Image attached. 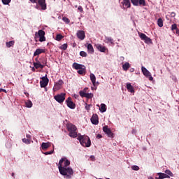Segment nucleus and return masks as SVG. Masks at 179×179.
<instances>
[{
  "label": "nucleus",
  "mask_w": 179,
  "mask_h": 179,
  "mask_svg": "<svg viewBox=\"0 0 179 179\" xmlns=\"http://www.w3.org/2000/svg\"><path fill=\"white\" fill-rule=\"evenodd\" d=\"M64 85V81L62 80H59L57 83H55V87L60 88V87Z\"/></svg>",
  "instance_id": "c756f323"
},
{
  "label": "nucleus",
  "mask_w": 179,
  "mask_h": 179,
  "mask_svg": "<svg viewBox=\"0 0 179 179\" xmlns=\"http://www.w3.org/2000/svg\"><path fill=\"white\" fill-rule=\"evenodd\" d=\"M122 4L125 6L126 8H131V3L129 0H123Z\"/></svg>",
  "instance_id": "6ab92c4d"
},
{
  "label": "nucleus",
  "mask_w": 179,
  "mask_h": 179,
  "mask_svg": "<svg viewBox=\"0 0 179 179\" xmlns=\"http://www.w3.org/2000/svg\"><path fill=\"white\" fill-rule=\"evenodd\" d=\"M80 56L86 57H87V53H86L85 51H81V52H80Z\"/></svg>",
  "instance_id": "72a5a7b5"
},
{
  "label": "nucleus",
  "mask_w": 179,
  "mask_h": 179,
  "mask_svg": "<svg viewBox=\"0 0 179 179\" xmlns=\"http://www.w3.org/2000/svg\"><path fill=\"white\" fill-rule=\"evenodd\" d=\"M157 25L159 26V27L162 28L164 26V22L162 18H159L157 20Z\"/></svg>",
  "instance_id": "cd10ccee"
},
{
  "label": "nucleus",
  "mask_w": 179,
  "mask_h": 179,
  "mask_svg": "<svg viewBox=\"0 0 179 179\" xmlns=\"http://www.w3.org/2000/svg\"><path fill=\"white\" fill-rule=\"evenodd\" d=\"M91 106H92V104L85 103V110H90V108H91Z\"/></svg>",
  "instance_id": "ea45409f"
},
{
  "label": "nucleus",
  "mask_w": 179,
  "mask_h": 179,
  "mask_svg": "<svg viewBox=\"0 0 179 179\" xmlns=\"http://www.w3.org/2000/svg\"><path fill=\"white\" fill-rule=\"evenodd\" d=\"M86 94H87L86 92H83V91H81V92H79V94H80V96L81 97H85V98Z\"/></svg>",
  "instance_id": "37998d69"
},
{
  "label": "nucleus",
  "mask_w": 179,
  "mask_h": 179,
  "mask_svg": "<svg viewBox=\"0 0 179 179\" xmlns=\"http://www.w3.org/2000/svg\"><path fill=\"white\" fill-rule=\"evenodd\" d=\"M94 96L92 93H86L85 97L86 99H92Z\"/></svg>",
  "instance_id": "473e14b6"
},
{
  "label": "nucleus",
  "mask_w": 179,
  "mask_h": 179,
  "mask_svg": "<svg viewBox=\"0 0 179 179\" xmlns=\"http://www.w3.org/2000/svg\"><path fill=\"white\" fill-rule=\"evenodd\" d=\"M26 106L27 108H31L32 107V102L31 101L26 102Z\"/></svg>",
  "instance_id": "f704fd0d"
},
{
  "label": "nucleus",
  "mask_w": 179,
  "mask_h": 179,
  "mask_svg": "<svg viewBox=\"0 0 179 179\" xmlns=\"http://www.w3.org/2000/svg\"><path fill=\"white\" fill-rule=\"evenodd\" d=\"M41 81H40L41 87H46L49 83V79L47 77V75L41 78Z\"/></svg>",
  "instance_id": "f8f14e48"
},
{
  "label": "nucleus",
  "mask_w": 179,
  "mask_h": 179,
  "mask_svg": "<svg viewBox=\"0 0 179 179\" xmlns=\"http://www.w3.org/2000/svg\"><path fill=\"white\" fill-rule=\"evenodd\" d=\"M90 80L92 83V85H94V86L95 87L96 86V76L94 73H91L90 76Z\"/></svg>",
  "instance_id": "4be33fe9"
},
{
  "label": "nucleus",
  "mask_w": 179,
  "mask_h": 179,
  "mask_svg": "<svg viewBox=\"0 0 179 179\" xmlns=\"http://www.w3.org/2000/svg\"><path fill=\"white\" fill-rule=\"evenodd\" d=\"M77 140L85 148H90L92 145L91 139L89 136L78 135Z\"/></svg>",
  "instance_id": "f03ea898"
},
{
  "label": "nucleus",
  "mask_w": 179,
  "mask_h": 179,
  "mask_svg": "<svg viewBox=\"0 0 179 179\" xmlns=\"http://www.w3.org/2000/svg\"><path fill=\"white\" fill-rule=\"evenodd\" d=\"M76 35L79 40L83 41L85 38V33L83 30H78Z\"/></svg>",
  "instance_id": "ddd939ff"
},
{
  "label": "nucleus",
  "mask_w": 179,
  "mask_h": 179,
  "mask_svg": "<svg viewBox=\"0 0 179 179\" xmlns=\"http://www.w3.org/2000/svg\"><path fill=\"white\" fill-rule=\"evenodd\" d=\"M90 159L92 162H94L95 161V157L94 155L90 156Z\"/></svg>",
  "instance_id": "de8ad7c7"
},
{
  "label": "nucleus",
  "mask_w": 179,
  "mask_h": 179,
  "mask_svg": "<svg viewBox=\"0 0 179 179\" xmlns=\"http://www.w3.org/2000/svg\"><path fill=\"white\" fill-rule=\"evenodd\" d=\"M78 10H79L80 12L83 13V8L82 7V6H79L78 7Z\"/></svg>",
  "instance_id": "49530a36"
},
{
  "label": "nucleus",
  "mask_w": 179,
  "mask_h": 179,
  "mask_svg": "<svg viewBox=\"0 0 179 179\" xmlns=\"http://www.w3.org/2000/svg\"><path fill=\"white\" fill-rule=\"evenodd\" d=\"M107 179H109V178H107Z\"/></svg>",
  "instance_id": "052dcab7"
},
{
  "label": "nucleus",
  "mask_w": 179,
  "mask_h": 179,
  "mask_svg": "<svg viewBox=\"0 0 179 179\" xmlns=\"http://www.w3.org/2000/svg\"><path fill=\"white\" fill-rule=\"evenodd\" d=\"M11 0H2L3 5H8L10 3Z\"/></svg>",
  "instance_id": "4c0bfd02"
},
{
  "label": "nucleus",
  "mask_w": 179,
  "mask_h": 179,
  "mask_svg": "<svg viewBox=\"0 0 179 179\" xmlns=\"http://www.w3.org/2000/svg\"><path fill=\"white\" fill-rule=\"evenodd\" d=\"M85 66L83 64H80L78 63H73V68L76 70H80L82 69Z\"/></svg>",
  "instance_id": "aec40b11"
},
{
  "label": "nucleus",
  "mask_w": 179,
  "mask_h": 179,
  "mask_svg": "<svg viewBox=\"0 0 179 179\" xmlns=\"http://www.w3.org/2000/svg\"><path fill=\"white\" fill-rule=\"evenodd\" d=\"M103 131L105 132L109 138H114V134L108 126L103 127Z\"/></svg>",
  "instance_id": "9b49d317"
},
{
  "label": "nucleus",
  "mask_w": 179,
  "mask_h": 179,
  "mask_svg": "<svg viewBox=\"0 0 179 179\" xmlns=\"http://www.w3.org/2000/svg\"><path fill=\"white\" fill-rule=\"evenodd\" d=\"M176 15V13H174V12H172V13H171V17H175Z\"/></svg>",
  "instance_id": "09e8293b"
},
{
  "label": "nucleus",
  "mask_w": 179,
  "mask_h": 179,
  "mask_svg": "<svg viewBox=\"0 0 179 179\" xmlns=\"http://www.w3.org/2000/svg\"><path fill=\"white\" fill-rule=\"evenodd\" d=\"M27 138H31V135L27 134Z\"/></svg>",
  "instance_id": "603ef678"
},
{
  "label": "nucleus",
  "mask_w": 179,
  "mask_h": 179,
  "mask_svg": "<svg viewBox=\"0 0 179 179\" xmlns=\"http://www.w3.org/2000/svg\"><path fill=\"white\" fill-rule=\"evenodd\" d=\"M14 43H15L14 41H10L6 42V45L8 48H10L14 45Z\"/></svg>",
  "instance_id": "c85d7f7f"
},
{
  "label": "nucleus",
  "mask_w": 179,
  "mask_h": 179,
  "mask_svg": "<svg viewBox=\"0 0 179 179\" xmlns=\"http://www.w3.org/2000/svg\"><path fill=\"white\" fill-rule=\"evenodd\" d=\"M106 41H108L109 43H113V38H111V37H108V38H106Z\"/></svg>",
  "instance_id": "a18cd8bd"
},
{
  "label": "nucleus",
  "mask_w": 179,
  "mask_h": 179,
  "mask_svg": "<svg viewBox=\"0 0 179 179\" xmlns=\"http://www.w3.org/2000/svg\"><path fill=\"white\" fill-rule=\"evenodd\" d=\"M50 146V143H43L41 144L42 150H47Z\"/></svg>",
  "instance_id": "393cba45"
},
{
  "label": "nucleus",
  "mask_w": 179,
  "mask_h": 179,
  "mask_svg": "<svg viewBox=\"0 0 179 179\" xmlns=\"http://www.w3.org/2000/svg\"><path fill=\"white\" fill-rule=\"evenodd\" d=\"M96 48L101 52L106 53V51L108 52V48H106L105 46H103L101 44L96 45Z\"/></svg>",
  "instance_id": "4468645a"
},
{
  "label": "nucleus",
  "mask_w": 179,
  "mask_h": 179,
  "mask_svg": "<svg viewBox=\"0 0 179 179\" xmlns=\"http://www.w3.org/2000/svg\"><path fill=\"white\" fill-rule=\"evenodd\" d=\"M68 48V45L66 43H64L62 45V49L63 50H66V49Z\"/></svg>",
  "instance_id": "79ce46f5"
},
{
  "label": "nucleus",
  "mask_w": 179,
  "mask_h": 179,
  "mask_svg": "<svg viewBox=\"0 0 179 179\" xmlns=\"http://www.w3.org/2000/svg\"><path fill=\"white\" fill-rule=\"evenodd\" d=\"M66 106L69 108L74 110L76 108V104L71 101V97H68L66 100Z\"/></svg>",
  "instance_id": "6e6552de"
},
{
  "label": "nucleus",
  "mask_w": 179,
  "mask_h": 179,
  "mask_svg": "<svg viewBox=\"0 0 179 179\" xmlns=\"http://www.w3.org/2000/svg\"><path fill=\"white\" fill-rule=\"evenodd\" d=\"M87 48L89 53L93 54L94 52V50L92 44H87Z\"/></svg>",
  "instance_id": "412c9836"
},
{
  "label": "nucleus",
  "mask_w": 179,
  "mask_h": 179,
  "mask_svg": "<svg viewBox=\"0 0 179 179\" xmlns=\"http://www.w3.org/2000/svg\"><path fill=\"white\" fill-rule=\"evenodd\" d=\"M62 20L65 22L66 24H69L70 22V20L66 17H63Z\"/></svg>",
  "instance_id": "c9c22d12"
},
{
  "label": "nucleus",
  "mask_w": 179,
  "mask_h": 179,
  "mask_svg": "<svg viewBox=\"0 0 179 179\" xmlns=\"http://www.w3.org/2000/svg\"><path fill=\"white\" fill-rule=\"evenodd\" d=\"M99 110L101 113H104L106 111V105L105 103H101V107Z\"/></svg>",
  "instance_id": "bb28decb"
},
{
  "label": "nucleus",
  "mask_w": 179,
  "mask_h": 179,
  "mask_svg": "<svg viewBox=\"0 0 179 179\" xmlns=\"http://www.w3.org/2000/svg\"><path fill=\"white\" fill-rule=\"evenodd\" d=\"M133 6H140V7H145L146 6V3L145 0H131Z\"/></svg>",
  "instance_id": "0eeeda50"
},
{
  "label": "nucleus",
  "mask_w": 179,
  "mask_h": 179,
  "mask_svg": "<svg viewBox=\"0 0 179 179\" xmlns=\"http://www.w3.org/2000/svg\"><path fill=\"white\" fill-rule=\"evenodd\" d=\"M52 153H54V150H50V151L45 152H44V155H52Z\"/></svg>",
  "instance_id": "c03bdc74"
},
{
  "label": "nucleus",
  "mask_w": 179,
  "mask_h": 179,
  "mask_svg": "<svg viewBox=\"0 0 179 179\" xmlns=\"http://www.w3.org/2000/svg\"><path fill=\"white\" fill-rule=\"evenodd\" d=\"M138 36H140V38L145 43H151L152 39L147 36L145 34L143 33H138Z\"/></svg>",
  "instance_id": "1a4fd4ad"
},
{
  "label": "nucleus",
  "mask_w": 179,
  "mask_h": 179,
  "mask_svg": "<svg viewBox=\"0 0 179 179\" xmlns=\"http://www.w3.org/2000/svg\"><path fill=\"white\" fill-rule=\"evenodd\" d=\"M45 35V31L42 29L38 30V31L36 32V34H35L36 41L37 42L36 39L39 38V42L41 43L45 42L46 41V38Z\"/></svg>",
  "instance_id": "39448f33"
},
{
  "label": "nucleus",
  "mask_w": 179,
  "mask_h": 179,
  "mask_svg": "<svg viewBox=\"0 0 179 179\" xmlns=\"http://www.w3.org/2000/svg\"><path fill=\"white\" fill-rule=\"evenodd\" d=\"M96 138H97L98 139H100V138H102V135L98 134V135L96 136Z\"/></svg>",
  "instance_id": "8fccbe9b"
},
{
  "label": "nucleus",
  "mask_w": 179,
  "mask_h": 179,
  "mask_svg": "<svg viewBox=\"0 0 179 179\" xmlns=\"http://www.w3.org/2000/svg\"><path fill=\"white\" fill-rule=\"evenodd\" d=\"M22 141L24 142V143H26V144L30 143V140L29 138H23Z\"/></svg>",
  "instance_id": "a19ab883"
},
{
  "label": "nucleus",
  "mask_w": 179,
  "mask_h": 179,
  "mask_svg": "<svg viewBox=\"0 0 179 179\" xmlns=\"http://www.w3.org/2000/svg\"><path fill=\"white\" fill-rule=\"evenodd\" d=\"M32 3H36V9L38 10H46L47 4L45 0H29Z\"/></svg>",
  "instance_id": "20e7f679"
},
{
  "label": "nucleus",
  "mask_w": 179,
  "mask_h": 179,
  "mask_svg": "<svg viewBox=\"0 0 179 179\" xmlns=\"http://www.w3.org/2000/svg\"><path fill=\"white\" fill-rule=\"evenodd\" d=\"M62 38H64V36L62 34H57V36H56L55 40L60 41Z\"/></svg>",
  "instance_id": "2f4dec72"
},
{
  "label": "nucleus",
  "mask_w": 179,
  "mask_h": 179,
  "mask_svg": "<svg viewBox=\"0 0 179 179\" xmlns=\"http://www.w3.org/2000/svg\"><path fill=\"white\" fill-rule=\"evenodd\" d=\"M2 90H3L2 89H0V93L2 92Z\"/></svg>",
  "instance_id": "4d7b16f0"
},
{
  "label": "nucleus",
  "mask_w": 179,
  "mask_h": 179,
  "mask_svg": "<svg viewBox=\"0 0 179 179\" xmlns=\"http://www.w3.org/2000/svg\"><path fill=\"white\" fill-rule=\"evenodd\" d=\"M131 67V65L129 62H125L123 65H122V69L124 71H127L129 70V69Z\"/></svg>",
  "instance_id": "5701e85b"
},
{
  "label": "nucleus",
  "mask_w": 179,
  "mask_h": 179,
  "mask_svg": "<svg viewBox=\"0 0 179 179\" xmlns=\"http://www.w3.org/2000/svg\"><path fill=\"white\" fill-rule=\"evenodd\" d=\"M157 176L158 178H156V179H164V178H170V176L164 173H158Z\"/></svg>",
  "instance_id": "a211bd4d"
},
{
  "label": "nucleus",
  "mask_w": 179,
  "mask_h": 179,
  "mask_svg": "<svg viewBox=\"0 0 179 179\" xmlns=\"http://www.w3.org/2000/svg\"><path fill=\"white\" fill-rule=\"evenodd\" d=\"M36 61L37 62H38L37 58L36 59Z\"/></svg>",
  "instance_id": "13d9d810"
},
{
  "label": "nucleus",
  "mask_w": 179,
  "mask_h": 179,
  "mask_svg": "<svg viewBox=\"0 0 179 179\" xmlns=\"http://www.w3.org/2000/svg\"><path fill=\"white\" fill-rule=\"evenodd\" d=\"M141 69H142L143 76L148 78L150 81H152L153 77L152 76L150 72L143 66L142 67Z\"/></svg>",
  "instance_id": "9d476101"
},
{
  "label": "nucleus",
  "mask_w": 179,
  "mask_h": 179,
  "mask_svg": "<svg viewBox=\"0 0 179 179\" xmlns=\"http://www.w3.org/2000/svg\"><path fill=\"white\" fill-rule=\"evenodd\" d=\"M165 173H166V175L170 176L171 177H173V173L171 171H170V169H166Z\"/></svg>",
  "instance_id": "7c9ffc66"
},
{
  "label": "nucleus",
  "mask_w": 179,
  "mask_h": 179,
  "mask_svg": "<svg viewBox=\"0 0 179 179\" xmlns=\"http://www.w3.org/2000/svg\"><path fill=\"white\" fill-rule=\"evenodd\" d=\"M127 90H129L131 93H134V90L133 87L131 86V84L130 83H127Z\"/></svg>",
  "instance_id": "b1692460"
},
{
  "label": "nucleus",
  "mask_w": 179,
  "mask_h": 179,
  "mask_svg": "<svg viewBox=\"0 0 179 179\" xmlns=\"http://www.w3.org/2000/svg\"><path fill=\"white\" fill-rule=\"evenodd\" d=\"M99 179H102V178H99Z\"/></svg>",
  "instance_id": "bf43d9fd"
},
{
  "label": "nucleus",
  "mask_w": 179,
  "mask_h": 179,
  "mask_svg": "<svg viewBox=\"0 0 179 179\" xmlns=\"http://www.w3.org/2000/svg\"><path fill=\"white\" fill-rule=\"evenodd\" d=\"M134 71H135V70H134V69H130V72H131V73H133Z\"/></svg>",
  "instance_id": "864d4df0"
},
{
  "label": "nucleus",
  "mask_w": 179,
  "mask_h": 179,
  "mask_svg": "<svg viewBox=\"0 0 179 179\" xmlns=\"http://www.w3.org/2000/svg\"><path fill=\"white\" fill-rule=\"evenodd\" d=\"M59 171L62 176H66V178H71L73 174V171L71 168L67 167L70 166L71 162L67 158H62L59 162Z\"/></svg>",
  "instance_id": "f257e3e1"
},
{
  "label": "nucleus",
  "mask_w": 179,
  "mask_h": 179,
  "mask_svg": "<svg viewBox=\"0 0 179 179\" xmlns=\"http://www.w3.org/2000/svg\"><path fill=\"white\" fill-rule=\"evenodd\" d=\"M45 64H42L41 63H40L39 61L36 62H34V66L38 69H43L45 67Z\"/></svg>",
  "instance_id": "f3484780"
},
{
  "label": "nucleus",
  "mask_w": 179,
  "mask_h": 179,
  "mask_svg": "<svg viewBox=\"0 0 179 179\" xmlns=\"http://www.w3.org/2000/svg\"><path fill=\"white\" fill-rule=\"evenodd\" d=\"M131 169L133 171H139L140 169H139V166L134 165V166H131Z\"/></svg>",
  "instance_id": "e433bc0d"
},
{
  "label": "nucleus",
  "mask_w": 179,
  "mask_h": 179,
  "mask_svg": "<svg viewBox=\"0 0 179 179\" xmlns=\"http://www.w3.org/2000/svg\"><path fill=\"white\" fill-rule=\"evenodd\" d=\"M14 176H15V173H12V176L14 177Z\"/></svg>",
  "instance_id": "6e6d98bb"
},
{
  "label": "nucleus",
  "mask_w": 179,
  "mask_h": 179,
  "mask_svg": "<svg viewBox=\"0 0 179 179\" xmlns=\"http://www.w3.org/2000/svg\"><path fill=\"white\" fill-rule=\"evenodd\" d=\"M177 29L178 27L176 24H173V25H171V31L177 30Z\"/></svg>",
  "instance_id": "58836bf2"
},
{
  "label": "nucleus",
  "mask_w": 179,
  "mask_h": 179,
  "mask_svg": "<svg viewBox=\"0 0 179 179\" xmlns=\"http://www.w3.org/2000/svg\"><path fill=\"white\" fill-rule=\"evenodd\" d=\"M85 73H86V67H85V66L83 68H82V69H79L78 71V73L79 75H83V74H85Z\"/></svg>",
  "instance_id": "a878e982"
},
{
  "label": "nucleus",
  "mask_w": 179,
  "mask_h": 179,
  "mask_svg": "<svg viewBox=\"0 0 179 179\" xmlns=\"http://www.w3.org/2000/svg\"><path fill=\"white\" fill-rule=\"evenodd\" d=\"M54 99L56 101H57V103L61 104L66 100V93L62 92L60 94H57L54 96Z\"/></svg>",
  "instance_id": "423d86ee"
},
{
  "label": "nucleus",
  "mask_w": 179,
  "mask_h": 179,
  "mask_svg": "<svg viewBox=\"0 0 179 179\" xmlns=\"http://www.w3.org/2000/svg\"><path fill=\"white\" fill-rule=\"evenodd\" d=\"M92 124L97 125L99 124V117L97 115H92L90 119Z\"/></svg>",
  "instance_id": "2eb2a0df"
},
{
  "label": "nucleus",
  "mask_w": 179,
  "mask_h": 179,
  "mask_svg": "<svg viewBox=\"0 0 179 179\" xmlns=\"http://www.w3.org/2000/svg\"><path fill=\"white\" fill-rule=\"evenodd\" d=\"M66 129L69 132V136L73 138L78 137V128L76 125H73L71 123H69L66 124Z\"/></svg>",
  "instance_id": "7ed1b4c3"
},
{
  "label": "nucleus",
  "mask_w": 179,
  "mask_h": 179,
  "mask_svg": "<svg viewBox=\"0 0 179 179\" xmlns=\"http://www.w3.org/2000/svg\"><path fill=\"white\" fill-rule=\"evenodd\" d=\"M46 52L45 50L43 48H37L36 50L34 52V57L38 56L40 54H45Z\"/></svg>",
  "instance_id": "dca6fc26"
},
{
  "label": "nucleus",
  "mask_w": 179,
  "mask_h": 179,
  "mask_svg": "<svg viewBox=\"0 0 179 179\" xmlns=\"http://www.w3.org/2000/svg\"><path fill=\"white\" fill-rule=\"evenodd\" d=\"M176 34L179 35V29H176Z\"/></svg>",
  "instance_id": "3c124183"
},
{
  "label": "nucleus",
  "mask_w": 179,
  "mask_h": 179,
  "mask_svg": "<svg viewBox=\"0 0 179 179\" xmlns=\"http://www.w3.org/2000/svg\"><path fill=\"white\" fill-rule=\"evenodd\" d=\"M2 92H5V93L7 92L6 90H3V89H2Z\"/></svg>",
  "instance_id": "5fc2aeb1"
}]
</instances>
